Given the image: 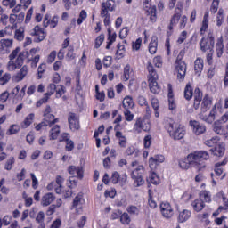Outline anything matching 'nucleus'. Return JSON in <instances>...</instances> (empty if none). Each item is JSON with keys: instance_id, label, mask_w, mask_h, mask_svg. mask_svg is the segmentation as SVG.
Masks as SVG:
<instances>
[{"instance_id": "obj_1", "label": "nucleus", "mask_w": 228, "mask_h": 228, "mask_svg": "<svg viewBox=\"0 0 228 228\" xmlns=\"http://www.w3.org/2000/svg\"><path fill=\"white\" fill-rule=\"evenodd\" d=\"M213 104V100L209 95H205L201 102V111L199 114L200 120L206 122L207 124H212L218 117V111L216 110H222V99H220L212 108L208 115H206V111L211 108Z\"/></svg>"}, {"instance_id": "obj_2", "label": "nucleus", "mask_w": 228, "mask_h": 228, "mask_svg": "<svg viewBox=\"0 0 228 228\" xmlns=\"http://www.w3.org/2000/svg\"><path fill=\"white\" fill-rule=\"evenodd\" d=\"M165 128L173 140H183L186 134V127L170 118L166 119Z\"/></svg>"}, {"instance_id": "obj_3", "label": "nucleus", "mask_w": 228, "mask_h": 228, "mask_svg": "<svg viewBox=\"0 0 228 228\" xmlns=\"http://www.w3.org/2000/svg\"><path fill=\"white\" fill-rule=\"evenodd\" d=\"M208 159L209 153L206 151H197L189 154L190 161L194 163V168L198 169L199 172L206 168V163L204 161H208Z\"/></svg>"}, {"instance_id": "obj_4", "label": "nucleus", "mask_w": 228, "mask_h": 228, "mask_svg": "<svg viewBox=\"0 0 228 228\" xmlns=\"http://www.w3.org/2000/svg\"><path fill=\"white\" fill-rule=\"evenodd\" d=\"M147 70H148V83L149 88L151 94H158L160 92L159 86H158V73L156 69H154V66L151 62H148L147 64Z\"/></svg>"}, {"instance_id": "obj_5", "label": "nucleus", "mask_w": 228, "mask_h": 228, "mask_svg": "<svg viewBox=\"0 0 228 228\" xmlns=\"http://www.w3.org/2000/svg\"><path fill=\"white\" fill-rule=\"evenodd\" d=\"M56 123H58V118H54V116L51 113V107L47 106L44 112V120L37 124L35 129L36 131H42V129H45L47 126L53 127V124Z\"/></svg>"}, {"instance_id": "obj_6", "label": "nucleus", "mask_w": 228, "mask_h": 228, "mask_svg": "<svg viewBox=\"0 0 228 228\" xmlns=\"http://www.w3.org/2000/svg\"><path fill=\"white\" fill-rule=\"evenodd\" d=\"M142 131L149 133L151 131V119L147 117L137 118L133 127V132L140 134Z\"/></svg>"}, {"instance_id": "obj_7", "label": "nucleus", "mask_w": 228, "mask_h": 228, "mask_svg": "<svg viewBox=\"0 0 228 228\" xmlns=\"http://www.w3.org/2000/svg\"><path fill=\"white\" fill-rule=\"evenodd\" d=\"M200 47L202 53H206L209 51V53H213V49H215V36L213 33L209 32L207 37L201 38L200 41Z\"/></svg>"}, {"instance_id": "obj_8", "label": "nucleus", "mask_w": 228, "mask_h": 228, "mask_svg": "<svg viewBox=\"0 0 228 228\" xmlns=\"http://www.w3.org/2000/svg\"><path fill=\"white\" fill-rule=\"evenodd\" d=\"M183 52L179 53L175 66L177 79H179L180 81H184V77H186V62L181 61V58H183Z\"/></svg>"}, {"instance_id": "obj_9", "label": "nucleus", "mask_w": 228, "mask_h": 228, "mask_svg": "<svg viewBox=\"0 0 228 228\" xmlns=\"http://www.w3.org/2000/svg\"><path fill=\"white\" fill-rule=\"evenodd\" d=\"M159 208L163 218L169 220V218H172V216H174V208H172V205H170L168 202L164 201L160 203Z\"/></svg>"}, {"instance_id": "obj_10", "label": "nucleus", "mask_w": 228, "mask_h": 228, "mask_svg": "<svg viewBox=\"0 0 228 228\" xmlns=\"http://www.w3.org/2000/svg\"><path fill=\"white\" fill-rule=\"evenodd\" d=\"M30 35L34 37L36 42H42L45 39V37H47V33L40 26L34 27V28L30 30Z\"/></svg>"}, {"instance_id": "obj_11", "label": "nucleus", "mask_w": 228, "mask_h": 228, "mask_svg": "<svg viewBox=\"0 0 228 228\" xmlns=\"http://www.w3.org/2000/svg\"><path fill=\"white\" fill-rule=\"evenodd\" d=\"M182 12H183V5L175 8V14L171 17V20H170V25H169L170 31H172V29H174V28H175V26H177V24H179V20L181 19Z\"/></svg>"}, {"instance_id": "obj_12", "label": "nucleus", "mask_w": 228, "mask_h": 228, "mask_svg": "<svg viewBox=\"0 0 228 228\" xmlns=\"http://www.w3.org/2000/svg\"><path fill=\"white\" fill-rule=\"evenodd\" d=\"M29 74V67L24 65L13 77L12 81L14 83H20V81H24L26 76Z\"/></svg>"}, {"instance_id": "obj_13", "label": "nucleus", "mask_w": 228, "mask_h": 228, "mask_svg": "<svg viewBox=\"0 0 228 228\" xmlns=\"http://www.w3.org/2000/svg\"><path fill=\"white\" fill-rule=\"evenodd\" d=\"M13 47V39H1L0 40V53L1 54H8Z\"/></svg>"}, {"instance_id": "obj_14", "label": "nucleus", "mask_w": 228, "mask_h": 228, "mask_svg": "<svg viewBox=\"0 0 228 228\" xmlns=\"http://www.w3.org/2000/svg\"><path fill=\"white\" fill-rule=\"evenodd\" d=\"M190 126L194 134H196V136H200V134H204V133H206V126L201 125L198 121H190Z\"/></svg>"}, {"instance_id": "obj_15", "label": "nucleus", "mask_w": 228, "mask_h": 228, "mask_svg": "<svg viewBox=\"0 0 228 228\" xmlns=\"http://www.w3.org/2000/svg\"><path fill=\"white\" fill-rule=\"evenodd\" d=\"M165 162V156L163 155H155L149 159V167L151 170H156L158 165Z\"/></svg>"}, {"instance_id": "obj_16", "label": "nucleus", "mask_w": 228, "mask_h": 228, "mask_svg": "<svg viewBox=\"0 0 228 228\" xmlns=\"http://www.w3.org/2000/svg\"><path fill=\"white\" fill-rule=\"evenodd\" d=\"M224 165H227V160H224L223 162L216 163L215 165L214 172L216 175L218 177L217 180L223 181V179H225V173H224Z\"/></svg>"}, {"instance_id": "obj_17", "label": "nucleus", "mask_w": 228, "mask_h": 228, "mask_svg": "<svg viewBox=\"0 0 228 228\" xmlns=\"http://www.w3.org/2000/svg\"><path fill=\"white\" fill-rule=\"evenodd\" d=\"M210 151L214 154V156L222 158V156L225 154V143L224 142L219 141L218 143H216V146L212 148Z\"/></svg>"}, {"instance_id": "obj_18", "label": "nucleus", "mask_w": 228, "mask_h": 228, "mask_svg": "<svg viewBox=\"0 0 228 228\" xmlns=\"http://www.w3.org/2000/svg\"><path fill=\"white\" fill-rule=\"evenodd\" d=\"M110 181L111 183H113V184H118V183H120V184L124 186V184H126V182L127 181V175L125 174L120 176L118 172L115 171L114 173H112Z\"/></svg>"}, {"instance_id": "obj_19", "label": "nucleus", "mask_w": 228, "mask_h": 228, "mask_svg": "<svg viewBox=\"0 0 228 228\" xmlns=\"http://www.w3.org/2000/svg\"><path fill=\"white\" fill-rule=\"evenodd\" d=\"M68 122L71 131H77V129H79V118L76 116V114L69 113Z\"/></svg>"}, {"instance_id": "obj_20", "label": "nucleus", "mask_w": 228, "mask_h": 228, "mask_svg": "<svg viewBox=\"0 0 228 228\" xmlns=\"http://www.w3.org/2000/svg\"><path fill=\"white\" fill-rule=\"evenodd\" d=\"M168 109L175 110L177 108V104L175 103V99H174V91L172 90V85L168 84Z\"/></svg>"}, {"instance_id": "obj_21", "label": "nucleus", "mask_w": 228, "mask_h": 228, "mask_svg": "<svg viewBox=\"0 0 228 228\" xmlns=\"http://www.w3.org/2000/svg\"><path fill=\"white\" fill-rule=\"evenodd\" d=\"M58 20H59L58 16H53V19L49 20V14H46L43 21V26L45 28H47V26H49L50 24V28L52 29H54V28L58 26Z\"/></svg>"}, {"instance_id": "obj_22", "label": "nucleus", "mask_w": 228, "mask_h": 228, "mask_svg": "<svg viewBox=\"0 0 228 228\" xmlns=\"http://www.w3.org/2000/svg\"><path fill=\"white\" fill-rule=\"evenodd\" d=\"M190 218H191V211L183 209L179 212L177 220L180 224H184V222H188Z\"/></svg>"}, {"instance_id": "obj_23", "label": "nucleus", "mask_w": 228, "mask_h": 228, "mask_svg": "<svg viewBox=\"0 0 228 228\" xmlns=\"http://www.w3.org/2000/svg\"><path fill=\"white\" fill-rule=\"evenodd\" d=\"M209 28V12H206L203 16V20L201 22V28L200 29V35H204L208 28Z\"/></svg>"}, {"instance_id": "obj_24", "label": "nucleus", "mask_w": 228, "mask_h": 228, "mask_svg": "<svg viewBox=\"0 0 228 228\" xmlns=\"http://www.w3.org/2000/svg\"><path fill=\"white\" fill-rule=\"evenodd\" d=\"M190 155L179 160V167L182 170H189L190 167H195V163L190 160Z\"/></svg>"}, {"instance_id": "obj_25", "label": "nucleus", "mask_w": 228, "mask_h": 228, "mask_svg": "<svg viewBox=\"0 0 228 228\" xmlns=\"http://www.w3.org/2000/svg\"><path fill=\"white\" fill-rule=\"evenodd\" d=\"M54 202V195L51 192L46 193L42 197L41 205L44 207L50 206Z\"/></svg>"}, {"instance_id": "obj_26", "label": "nucleus", "mask_w": 228, "mask_h": 228, "mask_svg": "<svg viewBox=\"0 0 228 228\" xmlns=\"http://www.w3.org/2000/svg\"><path fill=\"white\" fill-rule=\"evenodd\" d=\"M191 207L193 208L194 211H196V213H200V211H202V209L206 208V204H204V201H202L201 199L199 198L192 201Z\"/></svg>"}, {"instance_id": "obj_27", "label": "nucleus", "mask_w": 228, "mask_h": 228, "mask_svg": "<svg viewBox=\"0 0 228 228\" xmlns=\"http://www.w3.org/2000/svg\"><path fill=\"white\" fill-rule=\"evenodd\" d=\"M68 172L71 175H74L77 174L79 179H83V167H81L70 166L68 168Z\"/></svg>"}, {"instance_id": "obj_28", "label": "nucleus", "mask_w": 228, "mask_h": 228, "mask_svg": "<svg viewBox=\"0 0 228 228\" xmlns=\"http://www.w3.org/2000/svg\"><path fill=\"white\" fill-rule=\"evenodd\" d=\"M49 133L50 140H56L60 136V126L53 124Z\"/></svg>"}, {"instance_id": "obj_29", "label": "nucleus", "mask_w": 228, "mask_h": 228, "mask_svg": "<svg viewBox=\"0 0 228 228\" xmlns=\"http://www.w3.org/2000/svg\"><path fill=\"white\" fill-rule=\"evenodd\" d=\"M194 70L198 76H200V72L204 70V60L197 58L194 61Z\"/></svg>"}, {"instance_id": "obj_30", "label": "nucleus", "mask_w": 228, "mask_h": 228, "mask_svg": "<svg viewBox=\"0 0 228 228\" xmlns=\"http://www.w3.org/2000/svg\"><path fill=\"white\" fill-rule=\"evenodd\" d=\"M45 220V213L44 211H39L36 217V222L38 224L37 228H45V223L44 222Z\"/></svg>"}, {"instance_id": "obj_31", "label": "nucleus", "mask_w": 228, "mask_h": 228, "mask_svg": "<svg viewBox=\"0 0 228 228\" xmlns=\"http://www.w3.org/2000/svg\"><path fill=\"white\" fill-rule=\"evenodd\" d=\"M115 133V136L118 138L120 147H126L127 144V138H126V135H124L120 130H116Z\"/></svg>"}, {"instance_id": "obj_32", "label": "nucleus", "mask_w": 228, "mask_h": 228, "mask_svg": "<svg viewBox=\"0 0 228 228\" xmlns=\"http://www.w3.org/2000/svg\"><path fill=\"white\" fill-rule=\"evenodd\" d=\"M213 131L214 133H216V134H224L225 129L224 128V126H222V123L218 120H216L213 126Z\"/></svg>"}, {"instance_id": "obj_33", "label": "nucleus", "mask_w": 228, "mask_h": 228, "mask_svg": "<svg viewBox=\"0 0 228 228\" xmlns=\"http://www.w3.org/2000/svg\"><path fill=\"white\" fill-rule=\"evenodd\" d=\"M195 94L193 107L195 110H199V106H200V102L202 101V93H200V90L195 89Z\"/></svg>"}, {"instance_id": "obj_34", "label": "nucleus", "mask_w": 228, "mask_h": 228, "mask_svg": "<svg viewBox=\"0 0 228 228\" xmlns=\"http://www.w3.org/2000/svg\"><path fill=\"white\" fill-rule=\"evenodd\" d=\"M117 47L116 60H122L126 54V46L124 45L118 44Z\"/></svg>"}, {"instance_id": "obj_35", "label": "nucleus", "mask_w": 228, "mask_h": 228, "mask_svg": "<svg viewBox=\"0 0 228 228\" xmlns=\"http://www.w3.org/2000/svg\"><path fill=\"white\" fill-rule=\"evenodd\" d=\"M33 120H35V115L33 113L28 114L21 125L23 129L29 127L33 124Z\"/></svg>"}, {"instance_id": "obj_36", "label": "nucleus", "mask_w": 228, "mask_h": 228, "mask_svg": "<svg viewBox=\"0 0 228 228\" xmlns=\"http://www.w3.org/2000/svg\"><path fill=\"white\" fill-rule=\"evenodd\" d=\"M20 63H18L16 61L10 60V61L7 63V70L9 72H13L17 70V69H20Z\"/></svg>"}, {"instance_id": "obj_37", "label": "nucleus", "mask_w": 228, "mask_h": 228, "mask_svg": "<svg viewBox=\"0 0 228 228\" xmlns=\"http://www.w3.org/2000/svg\"><path fill=\"white\" fill-rule=\"evenodd\" d=\"M148 16H150L151 22H156L158 20V15L156 13V6H152L151 8L146 11Z\"/></svg>"}, {"instance_id": "obj_38", "label": "nucleus", "mask_w": 228, "mask_h": 228, "mask_svg": "<svg viewBox=\"0 0 228 228\" xmlns=\"http://www.w3.org/2000/svg\"><path fill=\"white\" fill-rule=\"evenodd\" d=\"M158 51V38L154 37L151 39L149 45V53L150 54H156Z\"/></svg>"}, {"instance_id": "obj_39", "label": "nucleus", "mask_w": 228, "mask_h": 228, "mask_svg": "<svg viewBox=\"0 0 228 228\" xmlns=\"http://www.w3.org/2000/svg\"><path fill=\"white\" fill-rule=\"evenodd\" d=\"M193 97V87L191 84H187L184 88V98L186 101H190Z\"/></svg>"}, {"instance_id": "obj_40", "label": "nucleus", "mask_w": 228, "mask_h": 228, "mask_svg": "<svg viewBox=\"0 0 228 228\" xmlns=\"http://www.w3.org/2000/svg\"><path fill=\"white\" fill-rule=\"evenodd\" d=\"M216 52L217 58H222V55L224 54V40H222V38L217 40Z\"/></svg>"}, {"instance_id": "obj_41", "label": "nucleus", "mask_w": 228, "mask_h": 228, "mask_svg": "<svg viewBox=\"0 0 228 228\" xmlns=\"http://www.w3.org/2000/svg\"><path fill=\"white\" fill-rule=\"evenodd\" d=\"M131 177L134 180V186H135V188L143 186V183H145V181H143V177L142 175L134 176V175H131Z\"/></svg>"}, {"instance_id": "obj_42", "label": "nucleus", "mask_w": 228, "mask_h": 228, "mask_svg": "<svg viewBox=\"0 0 228 228\" xmlns=\"http://www.w3.org/2000/svg\"><path fill=\"white\" fill-rule=\"evenodd\" d=\"M123 107L125 110H128V108L134 107V102H133V98L131 96H126L123 100Z\"/></svg>"}, {"instance_id": "obj_43", "label": "nucleus", "mask_w": 228, "mask_h": 228, "mask_svg": "<svg viewBox=\"0 0 228 228\" xmlns=\"http://www.w3.org/2000/svg\"><path fill=\"white\" fill-rule=\"evenodd\" d=\"M108 34H109V37H108V44L106 45V49H110V47H111V45L113 44V42H115L117 40V33H111V30H108Z\"/></svg>"}, {"instance_id": "obj_44", "label": "nucleus", "mask_w": 228, "mask_h": 228, "mask_svg": "<svg viewBox=\"0 0 228 228\" xmlns=\"http://www.w3.org/2000/svg\"><path fill=\"white\" fill-rule=\"evenodd\" d=\"M126 153L127 156H134V158H138V156H140V151L135 149L134 146H129L126 149Z\"/></svg>"}, {"instance_id": "obj_45", "label": "nucleus", "mask_w": 228, "mask_h": 228, "mask_svg": "<svg viewBox=\"0 0 228 228\" xmlns=\"http://www.w3.org/2000/svg\"><path fill=\"white\" fill-rule=\"evenodd\" d=\"M13 33V27L7 26L4 29L0 30V37H10Z\"/></svg>"}, {"instance_id": "obj_46", "label": "nucleus", "mask_w": 228, "mask_h": 228, "mask_svg": "<svg viewBox=\"0 0 228 228\" xmlns=\"http://www.w3.org/2000/svg\"><path fill=\"white\" fill-rule=\"evenodd\" d=\"M132 74H133V70H131V66L126 65L124 68L123 81H129Z\"/></svg>"}, {"instance_id": "obj_47", "label": "nucleus", "mask_w": 228, "mask_h": 228, "mask_svg": "<svg viewBox=\"0 0 228 228\" xmlns=\"http://www.w3.org/2000/svg\"><path fill=\"white\" fill-rule=\"evenodd\" d=\"M102 6L107 10H109V12H113L115 10V1L113 0H108L104 3L102 4Z\"/></svg>"}, {"instance_id": "obj_48", "label": "nucleus", "mask_w": 228, "mask_h": 228, "mask_svg": "<svg viewBox=\"0 0 228 228\" xmlns=\"http://www.w3.org/2000/svg\"><path fill=\"white\" fill-rule=\"evenodd\" d=\"M120 222L123 224V225H129L131 224V216H129V214L123 213L120 216Z\"/></svg>"}, {"instance_id": "obj_49", "label": "nucleus", "mask_w": 228, "mask_h": 228, "mask_svg": "<svg viewBox=\"0 0 228 228\" xmlns=\"http://www.w3.org/2000/svg\"><path fill=\"white\" fill-rule=\"evenodd\" d=\"M28 53L26 51L20 52L16 59V61L22 67L24 65V59L28 58Z\"/></svg>"}, {"instance_id": "obj_50", "label": "nucleus", "mask_w": 228, "mask_h": 228, "mask_svg": "<svg viewBox=\"0 0 228 228\" xmlns=\"http://www.w3.org/2000/svg\"><path fill=\"white\" fill-rule=\"evenodd\" d=\"M200 199H201V200L205 201V202H211V194L208 191H202L200 193Z\"/></svg>"}, {"instance_id": "obj_51", "label": "nucleus", "mask_w": 228, "mask_h": 228, "mask_svg": "<svg viewBox=\"0 0 228 228\" xmlns=\"http://www.w3.org/2000/svg\"><path fill=\"white\" fill-rule=\"evenodd\" d=\"M145 172V167L143 165H138L135 169H134L131 173V175H142Z\"/></svg>"}, {"instance_id": "obj_52", "label": "nucleus", "mask_w": 228, "mask_h": 228, "mask_svg": "<svg viewBox=\"0 0 228 228\" xmlns=\"http://www.w3.org/2000/svg\"><path fill=\"white\" fill-rule=\"evenodd\" d=\"M224 10L219 9L216 15V26H222V24H224Z\"/></svg>"}, {"instance_id": "obj_53", "label": "nucleus", "mask_w": 228, "mask_h": 228, "mask_svg": "<svg viewBox=\"0 0 228 228\" xmlns=\"http://www.w3.org/2000/svg\"><path fill=\"white\" fill-rule=\"evenodd\" d=\"M15 38H16V40H19L20 42H21V40H24V27H20L15 31Z\"/></svg>"}, {"instance_id": "obj_54", "label": "nucleus", "mask_w": 228, "mask_h": 228, "mask_svg": "<svg viewBox=\"0 0 228 228\" xmlns=\"http://www.w3.org/2000/svg\"><path fill=\"white\" fill-rule=\"evenodd\" d=\"M150 182L152 184H159V176L154 171H151L150 173Z\"/></svg>"}, {"instance_id": "obj_55", "label": "nucleus", "mask_w": 228, "mask_h": 228, "mask_svg": "<svg viewBox=\"0 0 228 228\" xmlns=\"http://www.w3.org/2000/svg\"><path fill=\"white\" fill-rule=\"evenodd\" d=\"M151 145H152V135L148 134L143 138V146L144 149H150Z\"/></svg>"}, {"instance_id": "obj_56", "label": "nucleus", "mask_w": 228, "mask_h": 228, "mask_svg": "<svg viewBox=\"0 0 228 228\" xmlns=\"http://www.w3.org/2000/svg\"><path fill=\"white\" fill-rule=\"evenodd\" d=\"M10 79H12V74L5 73L2 77H0L1 86H4V85L10 82Z\"/></svg>"}, {"instance_id": "obj_57", "label": "nucleus", "mask_w": 228, "mask_h": 228, "mask_svg": "<svg viewBox=\"0 0 228 228\" xmlns=\"http://www.w3.org/2000/svg\"><path fill=\"white\" fill-rule=\"evenodd\" d=\"M127 213L130 215H135L138 216L140 215V208L134 205H131L127 208L126 209Z\"/></svg>"}, {"instance_id": "obj_58", "label": "nucleus", "mask_w": 228, "mask_h": 228, "mask_svg": "<svg viewBox=\"0 0 228 228\" xmlns=\"http://www.w3.org/2000/svg\"><path fill=\"white\" fill-rule=\"evenodd\" d=\"M219 141H220V138L214 137L212 139L207 140L205 142V145H207L208 147H216Z\"/></svg>"}, {"instance_id": "obj_59", "label": "nucleus", "mask_w": 228, "mask_h": 228, "mask_svg": "<svg viewBox=\"0 0 228 228\" xmlns=\"http://www.w3.org/2000/svg\"><path fill=\"white\" fill-rule=\"evenodd\" d=\"M121 122H122V115L118 114L113 121V124H115L114 131H120V123Z\"/></svg>"}, {"instance_id": "obj_60", "label": "nucleus", "mask_w": 228, "mask_h": 228, "mask_svg": "<svg viewBox=\"0 0 228 228\" xmlns=\"http://www.w3.org/2000/svg\"><path fill=\"white\" fill-rule=\"evenodd\" d=\"M68 188H76V186H77V180L76 179V177L71 176L69 178V180L66 183Z\"/></svg>"}, {"instance_id": "obj_61", "label": "nucleus", "mask_w": 228, "mask_h": 228, "mask_svg": "<svg viewBox=\"0 0 228 228\" xmlns=\"http://www.w3.org/2000/svg\"><path fill=\"white\" fill-rule=\"evenodd\" d=\"M124 115L126 122H133L134 118V114L131 113V110H129V109H125Z\"/></svg>"}, {"instance_id": "obj_62", "label": "nucleus", "mask_w": 228, "mask_h": 228, "mask_svg": "<svg viewBox=\"0 0 228 228\" xmlns=\"http://www.w3.org/2000/svg\"><path fill=\"white\" fill-rule=\"evenodd\" d=\"M88 17V14L86 13V11L82 10L79 13V17L77 19V24L78 26H81L83 24V21Z\"/></svg>"}, {"instance_id": "obj_63", "label": "nucleus", "mask_w": 228, "mask_h": 228, "mask_svg": "<svg viewBox=\"0 0 228 228\" xmlns=\"http://www.w3.org/2000/svg\"><path fill=\"white\" fill-rule=\"evenodd\" d=\"M55 92H56V97L57 99H60V97H61V95H63V94H65V86L59 85L56 86L55 88Z\"/></svg>"}, {"instance_id": "obj_64", "label": "nucleus", "mask_w": 228, "mask_h": 228, "mask_svg": "<svg viewBox=\"0 0 228 228\" xmlns=\"http://www.w3.org/2000/svg\"><path fill=\"white\" fill-rule=\"evenodd\" d=\"M83 204V196L77 195L73 200V208H79Z\"/></svg>"}]
</instances>
